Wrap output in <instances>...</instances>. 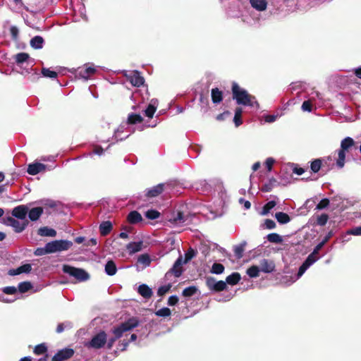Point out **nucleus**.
<instances>
[{"label":"nucleus","instance_id":"ea45409f","mask_svg":"<svg viewBox=\"0 0 361 361\" xmlns=\"http://www.w3.org/2000/svg\"><path fill=\"white\" fill-rule=\"evenodd\" d=\"M267 239L269 242L274 243H281L283 241L282 237L276 233L268 234Z\"/></svg>","mask_w":361,"mask_h":361},{"label":"nucleus","instance_id":"864d4df0","mask_svg":"<svg viewBox=\"0 0 361 361\" xmlns=\"http://www.w3.org/2000/svg\"><path fill=\"white\" fill-rule=\"evenodd\" d=\"M172 285L171 283H168L167 285L161 286H160L157 290V295L159 296H163L165 295L167 292L169 291L171 289Z\"/></svg>","mask_w":361,"mask_h":361},{"label":"nucleus","instance_id":"052dcab7","mask_svg":"<svg viewBox=\"0 0 361 361\" xmlns=\"http://www.w3.org/2000/svg\"><path fill=\"white\" fill-rule=\"evenodd\" d=\"M351 229L348 230L345 233H343L341 236V240L343 243H345L350 240V235H353L351 233Z\"/></svg>","mask_w":361,"mask_h":361},{"label":"nucleus","instance_id":"7c9ffc66","mask_svg":"<svg viewBox=\"0 0 361 361\" xmlns=\"http://www.w3.org/2000/svg\"><path fill=\"white\" fill-rule=\"evenodd\" d=\"M142 220L141 214L137 211H132L128 215V221L130 224H137Z\"/></svg>","mask_w":361,"mask_h":361},{"label":"nucleus","instance_id":"0eeeda50","mask_svg":"<svg viewBox=\"0 0 361 361\" xmlns=\"http://www.w3.org/2000/svg\"><path fill=\"white\" fill-rule=\"evenodd\" d=\"M62 269L65 274H68L80 282L86 281L90 279L89 274L82 269L65 264L63 266Z\"/></svg>","mask_w":361,"mask_h":361},{"label":"nucleus","instance_id":"680f3d73","mask_svg":"<svg viewBox=\"0 0 361 361\" xmlns=\"http://www.w3.org/2000/svg\"><path fill=\"white\" fill-rule=\"evenodd\" d=\"M2 291L7 295H13L17 292V288L15 286H6L3 288Z\"/></svg>","mask_w":361,"mask_h":361},{"label":"nucleus","instance_id":"1a4fd4ad","mask_svg":"<svg viewBox=\"0 0 361 361\" xmlns=\"http://www.w3.org/2000/svg\"><path fill=\"white\" fill-rule=\"evenodd\" d=\"M204 257H206L207 255H210L212 254V258L214 259H216L218 256V254H221L225 252V250L219 246L216 243H212L209 240H204Z\"/></svg>","mask_w":361,"mask_h":361},{"label":"nucleus","instance_id":"e2e57ef3","mask_svg":"<svg viewBox=\"0 0 361 361\" xmlns=\"http://www.w3.org/2000/svg\"><path fill=\"white\" fill-rule=\"evenodd\" d=\"M217 281L212 277H207L206 280V284L210 290H214L215 288V283Z\"/></svg>","mask_w":361,"mask_h":361},{"label":"nucleus","instance_id":"0e129e2a","mask_svg":"<svg viewBox=\"0 0 361 361\" xmlns=\"http://www.w3.org/2000/svg\"><path fill=\"white\" fill-rule=\"evenodd\" d=\"M301 109L303 111L310 112L312 111V104L310 100L305 101L302 104Z\"/></svg>","mask_w":361,"mask_h":361},{"label":"nucleus","instance_id":"b1692460","mask_svg":"<svg viewBox=\"0 0 361 361\" xmlns=\"http://www.w3.org/2000/svg\"><path fill=\"white\" fill-rule=\"evenodd\" d=\"M138 293L145 299H149L152 295V289L146 284H141L137 289Z\"/></svg>","mask_w":361,"mask_h":361},{"label":"nucleus","instance_id":"f8f14e48","mask_svg":"<svg viewBox=\"0 0 361 361\" xmlns=\"http://www.w3.org/2000/svg\"><path fill=\"white\" fill-rule=\"evenodd\" d=\"M123 75L135 87H140L144 84V78L140 75V72L137 71L130 72L124 71Z\"/></svg>","mask_w":361,"mask_h":361},{"label":"nucleus","instance_id":"2f4dec72","mask_svg":"<svg viewBox=\"0 0 361 361\" xmlns=\"http://www.w3.org/2000/svg\"><path fill=\"white\" fill-rule=\"evenodd\" d=\"M212 100L214 104H219L222 101L223 96L222 92L220 91L218 88H213L212 90Z\"/></svg>","mask_w":361,"mask_h":361},{"label":"nucleus","instance_id":"c85d7f7f","mask_svg":"<svg viewBox=\"0 0 361 361\" xmlns=\"http://www.w3.org/2000/svg\"><path fill=\"white\" fill-rule=\"evenodd\" d=\"M117 267L113 260H109L105 264V273L109 276H114L116 274Z\"/></svg>","mask_w":361,"mask_h":361},{"label":"nucleus","instance_id":"9b49d317","mask_svg":"<svg viewBox=\"0 0 361 361\" xmlns=\"http://www.w3.org/2000/svg\"><path fill=\"white\" fill-rule=\"evenodd\" d=\"M129 124L126 123H121L120 126L114 130V135L113 138L116 140V142L122 141L129 137L130 133L133 132L128 126Z\"/></svg>","mask_w":361,"mask_h":361},{"label":"nucleus","instance_id":"20e7f679","mask_svg":"<svg viewBox=\"0 0 361 361\" xmlns=\"http://www.w3.org/2000/svg\"><path fill=\"white\" fill-rule=\"evenodd\" d=\"M107 343V334L104 330H100L94 334L91 339L85 343V346L88 349L99 350L106 347Z\"/></svg>","mask_w":361,"mask_h":361},{"label":"nucleus","instance_id":"f03ea898","mask_svg":"<svg viewBox=\"0 0 361 361\" xmlns=\"http://www.w3.org/2000/svg\"><path fill=\"white\" fill-rule=\"evenodd\" d=\"M233 98L238 105H243L259 109V104L255 96L250 94L247 90L239 87L237 83L232 86Z\"/></svg>","mask_w":361,"mask_h":361},{"label":"nucleus","instance_id":"58836bf2","mask_svg":"<svg viewBox=\"0 0 361 361\" xmlns=\"http://www.w3.org/2000/svg\"><path fill=\"white\" fill-rule=\"evenodd\" d=\"M224 266L219 263H214L210 269V272L214 274H221L224 271Z\"/></svg>","mask_w":361,"mask_h":361},{"label":"nucleus","instance_id":"69168bd1","mask_svg":"<svg viewBox=\"0 0 361 361\" xmlns=\"http://www.w3.org/2000/svg\"><path fill=\"white\" fill-rule=\"evenodd\" d=\"M276 226L274 221L272 219H266L264 221V227L267 229H274Z\"/></svg>","mask_w":361,"mask_h":361},{"label":"nucleus","instance_id":"13d9d810","mask_svg":"<svg viewBox=\"0 0 361 361\" xmlns=\"http://www.w3.org/2000/svg\"><path fill=\"white\" fill-rule=\"evenodd\" d=\"M329 204V200L327 198L322 199L317 205V209H323L327 207Z\"/></svg>","mask_w":361,"mask_h":361},{"label":"nucleus","instance_id":"de8ad7c7","mask_svg":"<svg viewBox=\"0 0 361 361\" xmlns=\"http://www.w3.org/2000/svg\"><path fill=\"white\" fill-rule=\"evenodd\" d=\"M171 314V312L169 307H162L155 312V314L160 317H169Z\"/></svg>","mask_w":361,"mask_h":361},{"label":"nucleus","instance_id":"4468645a","mask_svg":"<svg viewBox=\"0 0 361 361\" xmlns=\"http://www.w3.org/2000/svg\"><path fill=\"white\" fill-rule=\"evenodd\" d=\"M95 73L96 68L92 65L90 66L89 63H86L82 68L78 69V75L85 80H87Z\"/></svg>","mask_w":361,"mask_h":361},{"label":"nucleus","instance_id":"4c0bfd02","mask_svg":"<svg viewBox=\"0 0 361 361\" xmlns=\"http://www.w3.org/2000/svg\"><path fill=\"white\" fill-rule=\"evenodd\" d=\"M32 288V285L29 281H23L18 284L17 290H19L20 293H24L30 290Z\"/></svg>","mask_w":361,"mask_h":361},{"label":"nucleus","instance_id":"c9c22d12","mask_svg":"<svg viewBox=\"0 0 361 361\" xmlns=\"http://www.w3.org/2000/svg\"><path fill=\"white\" fill-rule=\"evenodd\" d=\"M29 58V54L25 52H20L14 56L15 61L18 65H21L26 62Z\"/></svg>","mask_w":361,"mask_h":361},{"label":"nucleus","instance_id":"09e8293b","mask_svg":"<svg viewBox=\"0 0 361 361\" xmlns=\"http://www.w3.org/2000/svg\"><path fill=\"white\" fill-rule=\"evenodd\" d=\"M197 288L195 286H192L185 288L183 290L182 294L185 297H190V296L195 295L197 293Z\"/></svg>","mask_w":361,"mask_h":361},{"label":"nucleus","instance_id":"a878e982","mask_svg":"<svg viewBox=\"0 0 361 361\" xmlns=\"http://www.w3.org/2000/svg\"><path fill=\"white\" fill-rule=\"evenodd\" d=\"M113 226L111 221H102L99 225V232L103 236L107 235L112 230Z\"/></svg>","mask_w":361,"mask_h":361},{"label":"nucleus","instance_id":"49530a36","mask_svg":"<svg viewBox=\"0 0 361 361\" xmlns=\"http://www.w3.org/2000/svg\"><path fill=\"white\" fill-rule=\"evenodd\" d=\"M322 166V160L320 159H314L311 162L310 169L312 172L317 173Z\"/></svg>","mask_w":361,"mask_h":361},{"label":"nucleus","instance_id":"37998d69","mask_svg":"<svg viewBox=\"0 0 361 361\" xmlns=\"http://www.w3.org/2000/svg\"><path fill=\"white\" fill-rule=\"evenodd\" d=\"M276 205V202L274 200L268 202L262 209L261 212L262 215H267L269 213L270 210L272 209Z\"/></svg>","mask_w":361,"mask_h":361},{"label":"nucleus","instance_id":"39448f33","mask_svg":"<svg viewBox=\"0 0 361 361\" xmlns=\"http://www.w3.org/2000/svg\"><path fill=\"white\" fill-rule=\"evenodd\" d=\"M324 245V242H320L314 247L313 252L308 255L305 262L299 267L298 272V279L301 277L307 271V269L318 260L319 257H317V255L319 253V251L323 247Z\"/></svg>","mask_w":361,"mask_h":361},{"label":"nucleus","instance_id":"f3484780","mask_svg":"<svg viewBox=\"0 0 361 361\" xmlns=\"http://www.w3.org/2000/svg\"><path fill=\"white\" fill-rule=\"evenodd\" d=\"M28 212V207L26 205H19L13 208L12 215L20 220L25 221L26 216Z\"/></svg>","mask_w":361,"mask_h":361},{"label":"nucleus","instance_id":"338daca9","mask_svg":"<svg viewBox=\"0 0 361 361\" xmlns=\"http://www.w3.org/2000/svg\"><path fill=\"white\" fill-rule=\"evenodd\" d=\"M275 163V159L272 157H269L265 161V166L269 171H271L272 166Z\"/></svg>","mask_w":361,"mask_h":361},{"label":"nucleus","instance_id":"9d476101","mask_svg":"<svg viewBox=\"0 0 361 361\" xmlns=\"http://www.w3.org/2000/svg\"><path fill=\"white\" fill-rule=\"evenodd\" d=\"M3 221L5 225L13 227L16 233H21L28 225L27 220L20 222L12 216H7Z\"/></svg>","mask_w":361,"mask_h":361},{"label":"nucleus","instance_id":"6e6d98bb","mask_svg":"<svg viewBox=\"0 0 361 361\" xmlns=\"http://www.w3.org/2000/svg\"><path fill=\"white\" fill-rule=\"evenodd\" d=\"M329 216L326 214H322L317 217V223L319 226H324L328 221Z\"/></svg>","mask_w":361,"mask_h":361},{"label":"nucleus","instance_id":"f257e3e1","mask_svg":"<svg viewBox=\"0 0 361 361\" xmlns=\"http://www.w3.org/2000/svg\"><path fill=\"white\" fill-rule=\"evenodd\" d=\"M138 321L135 318H131L125 322L120 324L118 326H114L111 329V332L113 334L112 336L107 337V343L106 348L108 350H111L114 346L115 342L123 336V334L126 331H130L138 326Z\"/></svg>","mask_w":361,"mask_h":361},{"label":"nucleus","instance_id":"aec40b11","mask_svg":"<svg viewBox=\"0 0 361 361\" xmlns=\"http://www.w3.org/2000/svg\"><path fill=\"white\" fill-rule=\"evenodd\" d=\"M158 106V100L152 99L145 110V115L148 118H152Z\"/></svg>","mask_w":361,"mask_h":361},{"label":"nucleus","instance_id":"c03bdc74","mask_svg":"<svg viewBox=\"0 0 361 361\" xmlns=\"http://www.w3.org/2000/svg\"><path fill=\"white\" fill-rule=\"evenodd\" d=\"M137 262L142 264L145 267H146L149 266L151 263V259L148 255L143 254L138 257Z\"/></svg>","mask_w":361,"mask_h":361},{"label":"nucleus","instance_id":"e433bc0d","mask_svg":"<svg viewBox=\"0 0 361 361\" xmlns=\"http://www.w3.org/2000/svg\"><path fill=\"white\" fill-rule=\"evenodd\" d=\"M73 327V323L69 321L64 322L58 324L56 331L58 334L62 333L65 329H71Z\"/></svg>","mask_w":361,"mask_h":361},{"label":"nucleus","instance_id":"6e6552de","mask_svg":"<svg viewBox=\"0 0 361 361\" xmlns=\"http://www.w3.org/2000/svg\"><path fill=\"white\" fill-rule=\"evenodd\" d=\"M47 243L51 254L66 251L73 245L72 241L68 240H55Z\"/></svg>","mask_w":361,"mask_h":361},{"label":"nucleus","instance_id":"2eb2a0df","mask_svg":"<svg viewBox=\"0 0 361 361\" xmlns=\"http://www.w3.org/2000/svg\"><path fill=\"white\" fill-rule=\"evenodd\" d=\"M74 354L72 348H64L59 350L52 357V361H63L71 357Z\"/></svg>","mask_w":361,"mask_h":361},{"label":"nucleus","instance_id":"bf43d9fd","mask_svg":"<svg viewBox=\"0 0 361 361\" xmlns=\"http://www.w3.org/2000/svg\"><path fill=\"white\" fill-rule=\"evenodd\" d=\"M226 288V283L224 281H219L216 283H215V288L213 290L215 291H221L224 290Z\"/></svg>","mask_w":361,"mask_h":361},{"label":"nucleus","instance_id":"774afa93","mask_svg":"<svg viewBox=\"0 0 361 361\" xmlns=\"http://www.w3.org/2000/svg\"><path fill=\"white\" fill-rule=\"evenodd\" d=\"M178 302V298L176 295H171L168 299V305L170 306L175 305Z\"/></svg>","mask_w":361,"mask_h":361},{"label":"nucleus","instance_id":"6ab92c4d","mask_svg":"<svg viewBox=\"0 0 361 361\" xmlns=\"http://www.w3.org/2000/svg\"><path fill=\"white\" fill-rule=\"evenodd\" d=\"M32 270V266L30 264H25L16 269H12L8 271L10 276H16L23 273H30Z\"/></svg>","mask_w":361,"mask_h":361},{"label":"nucleus","instance_id":"f704fd0d","mask_svg":"<svg viewBox=\"0 0 361 361\" xmlns=\"http://www.w3.org/2000/svg\"><path fill=\"white\" fill-rule=\"evenodd\" d=\"M355 144V142L353 138L350 137H347L344 138L341 143V149L343 151H348L350 147H352Z\"/></svg>","mask_w":361,"mask_h":361},{"label":"nucleus","instance_id":"412c9836","mask_svg":"<svg viewBox=\"0 0 361 361\" xmlns=\"http://www.w3.org/2000/svg\"><path fill=\"white\" fill-rule=\"evenodd\" d=\"M275 265L274 262L264 259L260 262V271L264 273H271L274 270Z\"/></svg>","mask_w":361,"mask_h":361},{"label":"nucleus","instance_id":"dca6fc26","mask_svg":"<svg viewBox=\"0 0 361 361\" xmlns=\"http://www.w3.org/2000/svg\"><path fill=\"white\" fill-rule=\"evenodd\" d=\"M164 183H159L155 186L145 190V196L148 198L156 197L159 195L164 190Z\"/></svg>","mask_w":361,"mask_h":361},{"label":"nucleus","instance_id":"5701e85b","mask_svg":"<svg viewBox=\"0 0 361 361\" xmlns=\"http://www.w3.org/2000/svg\"><path fill=\"white\" fill-rule=\"evenodd\" d=\"M43 213V209L40 207H34L31 209L30 211H28V218L32 221H35L39 219V218L41 216V215Z\"/></svg>","mask_w":361,"mask_h":361},{"label":"nucleus","instance_id":"3c124183","mask_svg":"<svg viewBox=\"0 0 361 361\" xmlns=\"http://www.w3.org/2000/svg\"><path fill=\"white\" fill-rule=\"evenodd\" d=\"M160 216V213L155 209H149L145 213V216L151 220L157 219Z\"/></svg>","mask_w":361,"mask_h":361},{"label":"nucleus","instance_id":"4d7b16f0","mask_svg":"<svg viewBox=\"0 0 361 361\" xmlns=\"http://www.w3.org/2000/svg\"><path fill=\"white\" fill-rule=\"evenodd\" d=\"M280 116L279 114H272V115H264V119L267 123H273L276 121V119Z\"/></svg>","mask_w":361,"mask_h":361},{"label":"nucleus","instance_id":"a18cd8bd","mask_svg":"<svg viewBox=\"0 0 361 361\" xmlns=\"http://www.w3.org/2000/svg\"><path fill=\"white\" fill-rule=\"evenodd\" d=\"M42 75L45 78H49L54 79L57 77L58 74L54 71H51L49 68H43L42 69Z\"/></svg>","mask_w":361,"mask_h":361},{"label":"nucleus","instance_id":"ddd939ff","mask_svg":"<svg viewBox=\"0 0 361 361\" xmlns=\"http://www.w3.org/2000/svg\"><path fill=\"white\" fill-rule=\"evenodd\" d=\"M188 219V216L183 212H178L169 219V226L170 227H181L187 224Z\"/></svg>","mask_w":361,"mask_h":361},{"label":"nucleus","instance_id":"79ce46f5","mask_svg":"<svg viewBox=\"0 0 361 361\" xmlns=\"http://www.w3.org/2000/svg\"><path fill=\"white\" fill-rule=\"evenodd\" d=\"M259 271L260 269L254 265L247 269L246 273L250 278H256L259 276Z\"/></svg>","mask_w":361,"mask_h":361},{"label":"nucleus","instance_id":"c756f323","mask_svg":"<svg viewBox=\"0 0 361 361\" xmlns=\"http://www.w3.org/2000/svg\"><path fill=\"white\" fill-rule=\"evenodd\" d=\"M143 121V118L138 114L131 113L129 114L127 118V123L129 125H133L136 123H140Z\"/></svg>","mask_w":361,"mask_h":361},{"label":"nucleus","instance_id":"5fc2aeb1","mask_svg":"<svg viewBox=\"0 0 361 361\" xmlns=\"http://www.w3.org/2000/svg\"><path fill=\"white\" fill-rule=\"evenodd\" d=\"M10 34L12 39L16 41L18 39L19 29L16 25H11L10 27Z\"/></svg>","mask_w":361,"mask_h":361},{"label":"nucleus","instance_id":"cd10ccee","mask_svg":"<svg viewBox=\"0 0 361 361\" xmlns=\"http://www.w3.org/2000/svg\"><path fill=\"white\" fill-rule=\"evenodd\" d=\"M251 6L257 11H262L267 8L266 0H250Z\"/></svg>","mask_w":361,"mask_h":361},{"label":"nucleus","instance_id":"423d86ee","mask_svg":"<svg viewBox=\"0 0 361 361\" xmlns=\"http://www.w3.org/2000/svg\"><path fill=\"white\" fill-rule=\"evenodd\" d=\"M223 200L219 195L214 197L212 204L207 205V213L204 212V219L213 220L222 215L221 208L223 207Z\"/></svg>","mask_w":361,"mask_h":361},{"label":"nucleus","instance_id":"603ef678","mask_svg":"<svg viewBox=\"0 0 361 361\" xmlns=\"http://www.w3.org/2000/svg\"><path fill=\"white\" fill-rule=\"evenodd\" d=\"M47 348L44 343L37 345L34 348V353L36 355H42L47 352Z\"/></svg>","mask_w":361,"mask_h":361},{"label":"nucleus","instance_id":"393cba45","mask_svg":"<svg viewBox=\"0 0 361 361\" xmlns=\"http://www.w3.org/2000/svg\"><path fill=\"white\" fill-rule=\"evenodd\" d=\"M142 242H131L126 245V249L129 254L132 255L135 252H137L142 250Z\"/></svg>","mask_w":361,"mask_h":361},{"label":"nucleus","instance_id":"8fccbe9b","mask_svg":"<svg viewBox=\"0 0 361 361\" xmlns=\"http://www.w3.org/2000/svg\"><path fill=\"white\" fill-rule=\"evenodd\" d=\"M345 151L340 149L338 151V158L336 161V165L339 168L343 167L344 164H345Z\"/></svg>","mask_w":361,"mask_h":361},{"label":"nucleus","instance_id":"a211bd4d","mask_svg":"<svg viewBox=\"0 0 361 361\" xmlns=\"http://www.w3.org/2000/svg\"><path fill=\"white\" fill-rule=\"evenodd\" d=\"M47 166L44 164L34 162L27 166V172L30 175L35 176L42 171H45Z\"/></svg>","mask_w":361,"mask_h":361},{"label":"nucleus","instance_id":"473e14b6","mask_svg":"<svg viewBox=\"0 0 361 361\" xmlns=\"http://www.w3.org/2000/svg\"><path fill=\"white\" fill-rule=\"evenodd\" d=\"M240 279L241 277L240 274L238 272H234L226 277L225 282L226 283L233 286L237 284Z\"/></svg>","mask_w":361,"mask_h":361},{"label":"nucleus","instance_id":"a19ab883","mask_svg":"<svg viewBox=\"0 0 361 361\" xmlns=\"http://www.w3.org/2000/svg\"><path fill=\"white\" fill-rule=\"evenodd\" d=\"M48 254H51L48 243H46L44 247H37L34 251V255L35 256H42Z\"/></svg>","mask_w":361,"mask_h":361},{"label":"nucleus","instance_id":"bb28decb","mask_svg":"<svg viewBox=\"0 0 361 361\" xmlns=\"http://www.w3.org/2000/svg\"><path fill=\"white\" fill-rule=\"evenodd\" d=\"M37 233L41 236L55 237L56 235V231L54 229L47 226L39 228L38 229Z\"/></svg>","mask_w":361,"mask_h":361},{"label":"nucleus","instance_id":"72a5a7b5","mask_svg":"<svg viewBox=\"0 0 361 361\" xmlns=\"http://www.w3.org/2000/svg\"><path fill=\"white\" fill-rule=\"evenodd\" d=\"M275 218L281 224H288L290 221V218L286 213L279 212L275 214Z\"/></svg>","mask_w":361,"mask_h":361},{"label":"nucleus","instance_id":"4be33fe9","mask_svg":"<svg viewBox=\"0 0 361 361\" xmlns=\"http://www.w3.org/2000/svg\"><path fill=\"white\" fill-rule=\"evenodd\" d=\"M44 40L42 37L39 35L35 36L30 39V47L35 49H41L43 48Z\"/></svg>","mask_w":361,"mask_h":361},{"label":"nucleus","instance_id":"7ed1b4c3","mask_svg":"<svg viewBox=\"0 0 361 361\" xmlns=\"http://www.w3.org/2000/svg\"><path fill=\"white\" fill-rule=\"evenodd\" d=\"M195 255V252L193 250L190 249L185 254L184 259L181 255L175 261L173 267L166 273L165 274V280L166 281H172V277L173 276L175 279L180 277L184 269L183 265L188 263Z\"/></svg>","mask_w":361,"mask_h":361}]
</instances>
